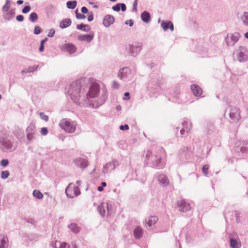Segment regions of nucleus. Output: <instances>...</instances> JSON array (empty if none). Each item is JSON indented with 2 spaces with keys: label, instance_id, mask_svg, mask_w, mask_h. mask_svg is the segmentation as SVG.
I'll list each match as a JSON object with an SVG mask.
<instances>
[{
  "label": "nucleus",
  "instance_id": "f8f14e48",
  "mask_svg": "<svg viewBox=\"0 0 248 248\" xmlns=\"http://www.w3.org/2000/svg\"><path fill=\"white\" fill-rule=\"evenodd\" d=\"M191 89L192 91L193 94L195 96H200L202 93L201 88L198 85H192L191 86Z\"/></svg>",
  "mask_w": 248,
  "mask_h": 248
},
{
  "label": "nucleus",
  "instance_id": "5701e85b",
  "mask_svg": "<svg viewBox=\"0 0 248 248\" xmlns=\"http://www.w3.org/2000/svg\"><path fill=\"white\" fill-rule=\"evenodd\" d=\"M184 127L181 130V134H184V132L185 131L188 132L190 130V129L191 128V124L188 123L187 122H185L183 123Z\"/></svg>",
  "mask_w": 248,
  "mask_h": 248
},
{
  "label": "nucleus",
  "instance_id": "f03ea898",
  "mask_svg": "<svg viewBox=\"0 0 248 248\" xmlns=\"http://www.w3.org/2000/svg\"><path fill=\"white\" fill-rule=\"evenodd\" d=\"M165 151L161 149L158 150L153 156H151V160L154 166L156 167H163L164 166L165 162L162 158L163 155H165Z\"/></svg>",
  "mask_w": 248,
  "mask_h": 248
},
{
  "label": "nucleus",
  "instance_id": "052dcab7",
  "mask_svg": "<svg viewBox=\"0 0 248 248\" xmlns=\"http://www.w3.org/2000/svg\"><path fill=\"white\" fill-rule=\"evenodd\" d=\"M23 3V1L22 0H18L17 1V4L20 5L22 4Z\"/></svg>",
  "mask_w": 248,
  "mask_h": 248
},
{
  "label": "nucleus",
  "instance_id": "f704fd0d",
  "mask_svg": "<svg viewBox=\"0 0 248 248\" xmlns=\"http://www.w3.org/2000/svg\"><path fill=\"white\" fill-rule=\"evenodd\" d=\"M141 50V47L140 46H133L131 48V51L132 53L133 54L135 51H136V53H139Z\"/></svg>",
  "mask_w": 248,
  "mask_h": 248
},
{
  "label": "nucleus",
  "instance_id": "a211bd4d",
  "mask_svg": "<svg viewBox=\"0 0 248 248\" xmlns=\"http://www.w3.org/2000/svg\"><path fill=\"white\" fill-rule=\"evenodd\" d=\"M71 24V20L69 18H66L62 20L60 24V27L62 29H64L69 27Z\"/></svg>",
  "mask_w": 248,
  "mask_h": 248
},
{
  "label": "nucleus",
  "instance_id": "2eb2a0df",
  "mask_svg": "<svg viewBox=\"0 0 248 248\" xmlns=\"http://www.w3.org/2000/svg\"><path fill=\"white\" fill-rule=\"evenodd\" d=\"M8 240L7 237L0 234V248H3L8 246Z\"/></svg>",
  "mask_w": 248,
  "mask_h": 248
},
{
  "label": "nucleus",
  "instance_id": "9b49d317",
  "mask_svg": "<svg viewBox=\"0 0 248 248\" xmlns=\"http://www.w3.org/2000/svg\"><path fill=\"white\" fill-rule=\"evenodd\" d=\"M11 145L10 143L4 139L0 140V148L3 151L10 149Z\"/></svg>",
  "mask_w": 248,
  "mask_h": 248
},
{
  "label": "nucleus",
  "instance_id": "09e8293b",
  "mask_svg": "<svg viewBox=\"0 0 248 248\" xmlns=\"http://www.w3.org/2000/svg\"><path fill=\"white\" fill-rule=\"evenodd\" d=\"M128 70V69L127 68H123L121 70H120L119 73H118V76L120 78H122V73H123V72L124 71V70Z\"/></svg>",
  "mask_w": 248,
  "mask_h": 248
},
{
  "label": "nucleus",
  "instance_id": "f257e3e1",
  "mask_svg": "<svg viewBox=\"0 0 248 248\" xmlns=\"http://www.w3.org/2000/svg\"><path fill=\"white\" fill-rule=\"evenodd\" d=\"M85 80H80L73 82L70 85L68 93L74 101H77L80 97L82 84H85Z\"/></svg>",
  "mask_w": 248,
  "mask_h": 248
},
{
  "label": "nucleus",
  "instance_id": "c03bdc74",
  "mask_svg": "<svg viewBox=\"0 0 248 248\" xmlns=\"http://www.w3.org/2000/svg\"><path fill=\"white\" fill-rule=\"evenodd\" d=\"M112 9L114 11H119L120 10V4L118 3L116 5H115V6H113Z\"/></svg>",
  "mask_w": 248,
  "mask_h": 248
},
{
  "label": "nucleus",
  "instance_id": "5fc2aeb1",
  "mask_svg": "<svg viewBox=\"0 0 248 248\" xmlns=\"http://www.w3.org/2000/svg\"><path fill=\"white\" fill-rule=\"evenodd\" d=\"M44 49V45L40 43V46L39 47V51L42 52Z\"/></svg>",
  "mask_w": 248,
  "mask_h": 248
},
{
  "label": "nucleus",
  "instance_id": "473e14b6",
  "mask_svg": "<svg viewBox=\"0 0 248 248\" xmlns=\"http://www.w3.org/2000/svg\"><path fill=\"white\" fill-rule=\"evenodd\" d=\"M38 18V16L35 13H32L31 14L30 16V19L32 21L34 22L36 21Z\"/></svg>",
  "mask_w": 248,
  "mask_h": 248
},
{
  "label": "nucleus",
  "instance_id": "412c9836",
  "mask_svg": "<svg viewBox=\"0 0 248 248\" xmlns=\"http://www.w3.org/2000/svg\"><path fill=\"white\" fill-rule=\"evenodd\" d=\"M141 19L145 22L148 23L150 20V14L146 11H144L141 14Z\"/></svg>",
  "mask_w": 248,
  "mask_h": 248
},
{
  "label": "nucleus",
  "instance_id": "c9c22d12",
  "mask_svg": "<svg viewBox=\"0 0 248 248\" xmlns=\"http://www.w3.org/2000/svg\"><path fill=\"white\" fill-rule=\"evenodd\" d=\"M39 115L41 119H43V120L46 122H47L48 120V116L47 115H46L44 113L40 112Z\"/></svg>",
  "mask_w": 248,
  "mask_h": 248
},
{
  "label": "nucleus",
  "instance_id": "a878e982",
  "mask_svg": "<svg viewBox=\"0 0 248 248\" xmlns=\"http://www.w3.org/2000/svg\"><path fill=\"white\" fill-rule=\"evenodd\" d=\"M92 39L93 36L89 34L82 35L78 36V39L80 41H87L88 42H90L92 40Z\"/></svg>",
  "mask_w": 248,
  "mask_h": 248
},
{
  "label": "nucleus",
  "instance_id": "6e6552de",
  "mask_svg": "<svg viewBox=\"0 0 248 248\" xmlns=\"http://www.w3.org/2000/svg\"><path fill=\"white\" fill-rule=\"evenodd\" d=\"M158 220V218L155 216H150L145 221V227L146 228L151 227L154 225Z\"/></svg>",
  "mask_w": 248,
  "mask_h": 248
},
{
  "label": "nucleus",
  "instance_id": "cd10ccee",
  "mask_svg": "<svg viewBox=\"0 0 248 248\" xmlns=\"http://www.w3.org/2000/svg\"><path fill=\"white\" fill-rule=\"evenodd\" d=\"M70 229L74 233H77L79 232L80 229L77 224L72 223L69 225Z\"/></svg>",
  "mask_w": 248,
  "mask_h": 248
},
{
  "label": "nucleus",
  "instance_id": "de8ad7c7",
  "mask_svg": "<svg viewBox=\"0 0 248 248\" xmlns=\"http://www.w3.org/2000/svg\"><path fill=\"white\" fill-rule=\"evenodd\" d=\"M16 19L17 21L21 22L24 20V16L22 15H18L16 16Z\"/></svg>",
  "mask_w": 248,
  "mask_h": 248
},
{
  "label": "nucleus",
  "instance_id": "6ab92c4d",
  "mask_svg": "<svg viewBox=\"0 0 248 248\" xmlns=\"http://www.w3.org/2000/svg\"><path fill=\"white\" fill-rule=\"evenodd\" d=\"M134 234L135 238H140L142 236L143 231L141 228L137 227L134 231Z\"/></svg>",
  "mask_w": 248,
  "mask_h": 248
},
{
  "label": "nucleus",
  "instance_id": "7c9ffc66",
  "mask_svg": "<svg viewBox=\"0 0 248 248\" xmlns=\"http://www.w3.org/2000/svg\"><path fill=\"white\" fill-rule=\"evenodd\" d=\"M33 195L34 197L38 199H41L43 197L42 193L40 191L36 189L33 191Z\"/></svg>",
  "mask_w": 248,
  "mask_h": 248
},
{
  "label": "nucleus",
  "instance_id": "393cba45",
  "mask_svg": "<svg viewBox=\"0 0 248 248\" xmlns=\"http://www.w3.org/2000/svg\"><path fill=\"white\" fill-rule=\"evenodd\" d=\"M77 28L78 30H82L85 31H89L91 30V28L89 25L84 24L78 25Z\"/></svg>",
  "mask_w": 248,
  "mask_h": 248
},
{
  "label": "nucleus",
  "instance_id": "f3484780",
  "mask_svg": "<svg viewBox=\"0 0 248 248\" xmlns=\"http://www.w3.org/2000/svg\"><path fill=\"white\" fill-rule=\"evenodd\" d=\"M161 26L164 31H167L169 29H170L172 31L173 30V25L170 21L162 22Z\"/></svg>",
  "mask_w": 248,
  "mask_h": 248
},
{
  "label": "nucleus",
  "instance_id": "37998d69",
  "mask_svg": "<svg viewBox=\"0 0 248 248\" xmlns=\"http://www.w3.org/2000/svg\"><path fill=\"white\" fill-rule=\"evenodd\" d=\"M48 133L47 129L46 127H43L41 129V133L42 135H46Z\"/></svg>",
  "mask_w": 248,
  "mask_h": 248
},
{
  "label": "nucleus",
  "instance_id": "ea45409f",
  "mask_svg": "<svg viewBox=\"0 0 248 248\" xmlns=\"http://www.w3.org/2000/svg\"><path fill=\"white\" fill-rule=\"evenodd\" d=\"M9 161L7 159H2L0 162V164L3 167H6Z\"/></svg>",
  "mask_w": 248,
  "mask_h": 248
},
{
  "label": "nucleus",
  "instance_id": "bf43d9fd",
  "mask_svg": "<svg viewBox=\"0 0 248 248\" xmlns=\"http://www.w3.org/2000/svg\"><path fill=\"white\" fill-rule=\"evenodd\" d=\"M47 40V38H46L42 40L41 42V43L44 45V43Z\"/></svg>",
  "mask_w": 248,
  "mask_h": 248
},
{
  "label": "nucleus",
  "instance_id": "4d7b16f0",
  "mask_svg": "<svg viewBox=\"0 0 248 248\" xmlns=\"http://www.w3.org/2000/svg\"><path fill=\"white\" fill-rule=\"evenodd\" d=\"M124 96L127 97V98H124V99L128 100L129 99V93L128 92L124 93Z\"/></svg>",
  "mask_w": 248,
  "mask_h": 248
},
{
  "label": "nucleus",
  "instance_id": "8fccbe9b",
  "mask_svg": "<svg viewBox=\"0 0 248 248\" xmlns=\"http://www.w3.org/2000/svg\"><path fill=\"white\" fill-rule=\"evenodd\" d=\"M88 12V9L86 7H82L81 8V12L83 14H87Z\"/></svg>",
  "mask_w": 248,
  "mask_h": 248
},
{
  "label": "nucleus",
  "instance_id": "b1692460",
  "mask_svg": "<svg viewBox=\"0 0 248 248\" xmlns=\"http://www.w3.org/2000/svg\"><path fill=\"white\" fill-rule=\"evenodd\" d=\"M107 208L108 209V203H101L98 206V210L100 212V214L102 216H104L106 213V211L105 210V208Z\"/></svg>",
  "mask_w": 248,
  "mask_h": 248
},
{
  "label": "nucleus",
  "instance_id": "423d86ee",
  "mask_svg": "<svg viewBox=\"0 0 248 248\" xmlns=\"http://www.w3.org/2000/svg\"><path fill=\"white\" fill-rule=\"evenodd\" d=\"M178 207L180 211L186 212L189 210L190 208L189 204L184 200H181L177 203Z\"/></svg>",
  "mask_w": 248,
  "mask_h": 248
},
{
  "label": "nucleus",
  "instance_id": "864d4df0",
  "mask_svg": "<svg viewBox=\"0 0 248 248\" xmlns=\"http://www.w3.org/2000/svg\"><path fill=\"white\" fill-rule=\"evenodd\" d=\"M125 24H129L130 26H132L133 25V21L131 20H127L125 22Z\"/></svg>",
  "mask_w": 248,
  "mask_h": 248
},
{
  "label": "nucleus",
  "instance_id": "dca6fc26",
  "mask_svg": "<svg viewBox=\"0 0 248 248\" xmlns=\"http://www.w3.org/2000/svg\"><path fill=\"white\" fill-rule=\"evenodd\" d=\"M15 12L14 9L7 11V12L3 13V16L6 20H9L15 15Z\"/></svg>",
  "mask_w": 248,
  "mask_h": 248
},
{
  "label": "nucleus",
  "instance_id": "c756f323",
  "mask_svg": "<svg viewBox=\"0 0 248 248\" xmlns=\"http://www.w3.org/2000/svg\"><path fill=\"white\" fill-rule=\"evenodd\" d=\"M77 3V2L76 0L68 1L66 3V5L69 9H73L76 7Z\"/></svg>",
  "mask_w": 248,
  "mask_h": 248
},
{
  "label": "nucleus",
  "instance_id": "4c0bfd02",
  "mask_svg": "<svg viewBox=\"0 0 248 248\" xmlns=\"http://www.w3.org/2000/svg\"><path fill=\"white\" fill-rule=\"evenodd\" d=\"M106 186L107 184L106 182H102L101 184V186L98 187L97 190L99 191H102L104 189L103 187H105Z\"/></svg>",
  "mask_w": 248,
  "mask_h": 248
},
{
  "label": "nucleus",
  "instance_id": "2f4dec72",
  "mask_svg": "<svg viewBox=\"0 0 248 248\" xmlns=\"http://www.w3.org/2000/svg\"><path fill=\"white\" fill-rule=\"evenodd\" d=\"M244 23L248 26V13H245L242 17Z\"/></svg>",
  "mask_w": 248,
  "mask_h": 248
},
{
  "label": "nucleus",
  "instance_id": "69168bd1",
  "mask_svg": "<svg viewBox=\"0 0 248 248\" xmlns=\"http://www.w3.org/2000/svg\"><path fill=\"white\" fill-rule=\"evenodd\" d=\"M110 1H113V2H115L117 0H110Z\"/></svg>",
  "mask_w": 248,
  "mask_h": 248
},
{
  "label": "nucleus",
  "instance_id": "13d9d810",
  "mask_svg": "<svg viewBox=\"0 0 248 248\" xmlns=\"http://www.w3.org/2000/svg\"><path fill=\"white\" fill-rule=\"evenodd\" d=\"M152 155V153L150 151H149L147 152V154L146 155V157H149L150 156V155Z\"/></svg>",
  "mask_w": 248,
  "mask_h": 248
},
{
  "label": "nucleus",
  "instance_id": "58836bf2",
  "mask_svg": "<svg viewBox=\"0 0 248 248\" xmlns=\"http://www.w3.org/2000/svg\"><path fill=\"white\" fill-rule=\"evenodd\" d=\"M42 31L41 29L39 26H36L34 28V33L38 34Z\"/></svg>",
  "mask_w": 248,
  "mask_h": 248
},
{
  "label": "nucleus",
  "instance_id": "4be33fe9",
  "mask_svg": "<svg viewBox=\"0 0 248 248\" xmlns=\"http://www.w3.org/2000/svg\"><path fill=\"white\" fill-rule=\"evenodd\" d=\"M230 241L231 247L232 248H239L241 247V243L240 241L232 238H231Z\"/></svg>",
  "mask_w": 248,
  "mask_h": 248
},
{
  "label": "nucleus",
  "instance_id": "603ef678",
  "mask_svg": "<svg viewBox=\"0 0 248 248\" xmlns=\"http://www.w3.org/2000/svg\"><path fill=\"white\" fill-rule=\"evenodd\" d=\"M93 19V14L92 13L90 15H89L88 17V20L89 21H91Z\"/></svg>",
  "mask_w": 248,
  "mask_h": 248
},
{
  "label": "nucleus",
  "instance_id": "49530a36",
  "mask_svg": "<svg viewBox=\"0 0 248 248\" xmlns=\"http://www.w3.org/2000/svg\"><path fill=\"white\" fill-rule=\"evenodd\" d=\"M76 17L78 19H85L86 18V16L84 15L79 13V14H77V15H76Z\"/></svg>",
  "mask_w": 248,
  "mask_h": 248
},
{
  "label": "nucleus",
  "instance_id": "1a4fd4ad",
  "mask_svg": "<svg viewBox=\"0 0 248 248\" xmlns=\"http://www.w3.org/2000/svg\"><path fill=\"white\" fill-rule=\"evenodd\" d=\"M27 137L29 140H31L35 133V127L33 125H30L27 128Z\"/></svg>",
  "mask_w": 248,
  "mask_h": 248
},
{
  "label": "nucleus",
  "instance_id": "7ed1b4c3",
  "mask_svg": "<svg viewBox=\"0 0 248 248\" xmlns=\"http://www.w3.org/2000/svg\"><path fill=\"white\" fill-rule=\"evenodd\" d=\"M59 125L65 131L68 133H73L76 129L75 123L67 119H62L59 123Z\"/></svg>",
  "mask_w": 248,
  "mask_h": 248
},
{
  "label": "nucleus",
  "instance_id": "9d476101",
  "mask_svg": "<svg viewBox=\"0 0 248 248\" xmlns=\"http://www.w3.org/2000/svg\"><path fill=\"white\" fill-rule=\"evenodd\" d=\"M230 37L232 40V42L229 41V37L228 36L227 38V42L228 45H233L235 42H236L240 37V34L238 33L235 32L232 34Z\"/></svg>",
  "mask_w": 248,
  "mask_h": 248
},
{
  "label": "nucleus",
  "instance_id": "0e129e2a",
  "mask_svg": "<svg viewBox=\"0 0 248 248\" xmlns=\"http://www.w3.org/2000/svg\"><path fill=\"white\" fill-rule=\"evenodd\" d=\"M84 163V164H85V166H86L87 165V163L86 161H83Z\"/></svg>",
  "mask_w": 248,
  "mask_h": 248
},
{
  "label": "nucleus",
  "instance_id": "a18cd8bd",
  "mask_svg": "<svg viewBox=\"0 0 248 248\" xmlns=\"http://www.w3.org/2000/svg\"><path fill=\"white\" fill-rule=\"evenodd\" d=\"M120 129L122 130H128L129 126L127 124H125L124 125H122L120 126Z\"/></svg>",
  "mask_w": 248,
  "mask_h": 248
},
{
  "label": "nucleus",
  "instance_id": "79ce46f5",
  "mask_svg": "<svg viewBox=\"0 0 248 248\" xmlns=\"http://www.w3.org/2000/svg\"><path fill=\"white\" fill-rule=\"evenodd\" d=\"M55 30L53 29H52L50 30L49 31L47 34V36L48 37H53L55 35Z\"/></svg>",
  "mask_w": 248,
  "mask_h": 248
},
{
  "label": "nucleus",
  "instance_id": "aec40b11",
  "mask_svg": "<svg viewBox=\"0 0 248 248\" xmlns=\"http://www.w3.org/2000/svg\"><path fill=\"white\" fill-rule=\"evenodd\" d=\"M65 49L70 54L74 53L76 51V46L71 44H67L65 45Z\"/></svg>",
  "mask_w": 248,
  "mask_h": 248
},
{
  "label": "nucleus",
  "instance_id": "0eeeda50",
  "mask_svg": "<svg viewBox=\"0 0 248 248\" xmlns=\"http://www.w3.org/2000/svg\"><path fill=\"white\" fill-rule=\"evenodd\" d=\"M114 17L111 15H107L105 16L103 19V24L105 27H108L111 25L113 24L114 23Z\"/></svg>",
  "mask_w": 248,
  "mask_h": 248
},
{
  "label": "nucleus",
  "instance_id": "6e6d98bb",
  "mask_svg": "<svg viewBox=\"0 0 248 248\" xmlns=\"http://www.w3.org/2000/svg\"><path fill=\"white\" fill-rule=\"evenodd\" d=\"M118 86H119L118 83L116 81H114L113 83V87L114 88H117L118 87Z\"/></svg>",
  "mask_w": 248,
  "mask_h": 248
},
{
  "label": "nucleus",
  "instance_id": "774afa93",
  "mask_svg": "<svg viewBox=\"0 0 248 248\" xmlns=\"http://www.w3.org/2000/svg\"><path fill=\"white\" fill-rule=\"evenodd\" d=\"M1 95L0 94V99H1Z\"/></svg>",
  "mask_w": 248,
  "mask_h": 248
},
{
  "label": "nucleus",
  "instance_id": "680f3d73",
  "mask_svg": "<svg viewBox=\"0 0 248 248\" xmlns=\"http://www.w3.org/2000/svg\"><path fill=\"white\" fill-rule=\"evenodd\" d=\"M245 36L246 38H248V32L245 33Z\"/></svg>",
  "mask_w": 248,
  "mask_h": 248
},
{
  "label": "nucleus",
  "instance_id": "20e7f679",
  "mask_svg": "<svg viewBox=\"0 0 248 248\" xmlns=\"http://www.w3.org/2000/svg\"><path fill=\"white\" fill-rule=\"evenodd\" d=\"M66 195L70 198L77 196L80 194V190L78 186L70 184L65 189Z\"/></svg>",
  "mask_w": 248,
  "mask_h": 248
},
{
  "label": "nucleus",
  "instance_id": "338daca9",
  "mask_svg": "<svg viewBox=\"0 0 248 248\" xmlns=\"http://www.w3.org/2000/svg\"><path fill=\"white\" fill-rule=\"evenodd\" d=\"M93 7H94V8H97V6L95 5V6H93Z\"/></svg>",
  "mask_w": 248,
  "mask_h": 248
},
{
  "label": "nucleus",
  "instance_id": "4468645a",
  "mask_svg": "<svg viewBox=\"0 0 248 248\" xmlns=\"http://www.w3.org/2000/svg\"><path fill=\"white\" fill-rule=\"evenodd\" d=\"M158 180L159 183L164 186H167L169 184V180L164 174L159 175L158 177Z\"/></svg>",
  "mask_w": 248,
  "mask_h": 248
},
{
  "label": "nucleus",
  "instance_id": "c85d7f7f",
  "mask_svg": "<svg viewBox=\"0 0 248 248\" xmlns=\"http://www.w3.org/2000/svg\"><path fill=\"white\" fill-rule=\"evenodd\" d=\"M238 59L240 62H243L248 59V56L243 52H240L238 55Z\"/></svg>",
  "mask_w": 248,
  "mask_h": 248
},
{
  "label": "nucleus",
  "instance_id": "a19ab883",
  "mask_svg": "<svg viewBox=\"0 0 248 248\" xmlns=\"http://www.w3.org/2000/svg\"><path fill=\"white\" fill-rule=\"evenodd\" d=\"M31 10V7L29 6H26L22 10V12L24 14L28 13Z\"/></svg>",
  "mask_w": 248,
  "mask_h": 248
},
{
  "label": "nucleus",
  "instance_id": "e2e57ef3",
  "mask_svg": "<svg viewBox=\"0 0 248 248\" xmlns=\"http://www.w3.org/2000/svg\"><path fill=\"white\" fill-rule=\"evenodd\" d=\"M75 13L76 14V15H77V14H79V13H78V10L77 9L75 11Z\"/></svg>",
  "mask_w": 248,
  "mask_h": 248
},
{
  "label": "nucleus",
  "instance_id": "39448f33",
  "mask_svg": "<svg viewBox=\"0 0 248 248\" xmlns=\"http://www.w3.org/2000/svg\"><path fill=\"white\" fill-rule=\"evenodd\" d=\"M99 92V88L97 83H91L87 96L90 98H95L97 96Z\"/></svg>",
  "mask_w": 248,
  "mask_h": 248
},
{
  "label": "nucleus",
  "instance_id": "72a5a7b5",
  "mask_svg": "<svg viewBox=\"0 0 248 248\" xmlns=\"http://www.w3.org/2000/svg\"><path fill=\"white\" fill-rule=\"evenodd\" d=\"M9 175V172L8 170H5L1 172V176L2 179L7 178Z\"/></svg>",
  "mask_w": 248,
  "mask_h": 248
},
{
  "label": "nucleus",
  "instance_id": "3c124183",
  "mask_svg": "<svg viewBox=\"0 0 248 248\" xmlns=\"http://www.w3.org/2000/svg\"><path fill=\"white\" fill-rule=\"evenodd\" d=\"M120 7L121 8V9L122 11L124 12L126 10V6L124 3H120Z\"/></svg>",
  "mask_w": 248,
  "mask_h": 248
},
{
  "label": "nucleus",
  "instance_id": "e433bc0d",
  "mask_svg": "<svg viewBox=\"0 0 248 248\" xmlns=\"http://www.w3.org/2000/svg\"><path fill=\"white\" fill-rule=\"evenodd\" d=\"M209 167L207 165H205L202 167V171L203 173L207 175L208 174V170Z\"/></svg>",
  "mask_w": 248,
  "mask_h": 248
},
{
  "label": "nucleus",
  "instance_id": "ddd939ff",
  "mask_svg": "<svg viewBox=\"0 0 248 248\" xmlns=\"http://www.w3.org/2000/svg\"><path fill=\"white\" fill-rule=\"evenodd\" d=\"M53 247L55 248H69L70 245L65 242L61 243L58 241H54L52 243Z\"/></svg>",
  "mask_w": 248,
  "mask_h": 248
},
{
  "label": "nucleus",
  "instance_id": "bb28decb",
  "mask_svg": "<svg viewBox=\"0 0 248 248\" xmlns=\"http://www.w3.org/2000/svg\"><path fill=\"white\" fill-rule=\"evenodd\" d=\"M11 1L10 0H6L5 4L2 6V13L7 12L10 10Z\"/></svg>",
  "mask_w": 248,
  "mask_h": 248
}]
</instances>
